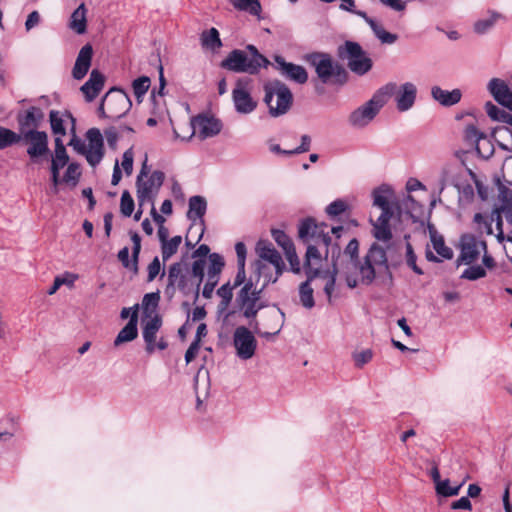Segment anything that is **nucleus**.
<instances>
[{"instance_id":"aec40b11","label":"nucleus","mask_w":512,"mask_h":512,"mask_svg":"<svg viewBox=\"0 0 512 512\" xmlns=\"http://www.w3.org/2000/svg\"><path fill=\"white\" fill-rule=\"evenodd\" d=\"M276 68L287 79L298 84H304L308 79L307 71L303 66L286 62L281 56L275 57Z\"/></svg>"},{"instance_id":"052dcab7","label":"nucleus","mask_w":512,"mask_h":512,"mask_svg":"<svg viewBox=\"0 0 512 512\" xmlns=\"http://www.w3.org/2000/svg\"><path fill=\"white\" fill-rule=\"evenodd\" d=\"M210 267L208 273H215L216 277H218L222 267L224 266L223 259L220 255L214 253L209 257Z\"/></svg>"},{"instance_id":"bb28decb","label":"nucleus","mask_w":512,"mask_h":512,"mask_svg":"<svg viewBox=\"0 0 512 512\" xmlns=\"http://www.w3.org/2000/svg\"><path fill=\"white\" fill-rule=\"evenodd\" d=\"M394 214L381 213L376 219H370L372 225V234L378 240L382 242H389L392 238V231L390 227V220Z\"/></svg>"},{"instance_id":"2eb2a0df","label":"nucleus","mask_w":512,"mask_h":512,"mask_svg":"<svg viewBox=\"0 0 512 512\" xmlns=\"http://www.w3.org/2000/svg\"><path fill=\"white\" fill-rule=\"evenodd\" d=\"M105 98L108 107L107 118L109 119L121 118L130 110L132 105L128 95L118 89H111L106 93Z\"/></svg>"},{"instance_id":"a19ab883","label":"nucleus","mask_w":512,"mask_h":512,"mask_svg":"<svg viewBox=\"0 0 512 512\" xmlns=\"http://www.w3.org/2000/svg\"><path fill=\"white\" fill-rule=\"evenodd\" d=\"M22 140L20 134L0 126V150L9 147L13 144L19 143Z\"/></svg>"},{"instance_id":"69168bd1","label":"nucleus","mask_w":512,"mask_h":512,"mask_svg":"<svg viewBox=\"0 0 512 512\" xmlns=\"http://www.w3.org/2000/svg\"><path fill=\"white\" fill-rule=\"evenodd\" d=\"M205 260H196L192 264V274L194 277L198 279L197 287L199 288L203 277H204V269H205Z\"/></svg>"},{"instance_id":"6e6d98bb","label":"nucleus","mask_w":512,"mask_h":512,"mask_svg":"<svg viewBox=\"0 0 512 512\" xmlns=\"http://www.w3.org/2000/svg\"><path fill=\"white\" fill-rule=\"evenodd\" d=\"M372 357L373 352L371 349L357 351L352 354L355 366L358 368H362L365 364L369 363L372 360Z\"/></svg>"},{"instance_id":"412c9836","label":"nucleus","mask_w":512,"mask_h":512,"mask_svg":"<svg viewBox=\"0 0 512 512\" xmlns=\"http://www.w3.org/2000/svg\"><path fill=\"white\" fill-rule=\"evenodd\" d=\"M161 326L162 319L158 313H154V315L149 314V317L143 320L142 335L148 353H153L155 350L156 335Z\"/></svg>"},{"instance_id":"e2e57ef3","label":"nucleus","mask_w":512,"mask_h":512,"mask_svg":"<svg viewBox=\"0 0 512 512\" xmlns=\"http://www.w3.org/2000/svg\"><path fill=\"white\" fill-rule=\"evenodd\" d=\"M311 145V138L308 135H303L301 137V144L300 146L296 147L295 149H292L290 151H284L286 155H294V154H300L304 153L310 150Z\"/></svg>"},{"instance_id":"4468645a","label":"nucleus","mask_w":512,"mask_h":512,"mask_svg":"<svg viewBox=\"0 0 512 512\" xmlns=\"http://www.w3.org/2000/svg\"><path fill=\"white\" fill-rule=\"evenodd\" d=\"M485 250V241L478 239L472 234H465L460 238V255L458 261L470 265L475 262Z\"/></svg>"},{"instance_id":"9d476101","label":"nucleus","mask_w":512,"mask_h":512,"mask_svg":"<svg viewBox=\"0 0 512 512\" xmlns=\"http://www.w3.org/2000/svg\"><path fill=\"white\" fill-rule=\"evenodd\" d=\"M256 252L262 260L272 264L275 270V277L272 278L271 276L266 275V270L268 269L266 265L259 266V276L264 277L263 286L276 282L278 277L282 274L284 268L281 255L273 247V245L267 241H259L256 246Z\"/></svg>"},{"instance_id":"20e7f679","label":"nucleus","mask_w":512,"mask_h":512,"mask_svg":"<svg viewBox=\"0 0 512 512\" xmlns=\"http://www.w3.org/2000/svg\"><path fill=\"white\" fill-rule=\"evenodd\" d=\"M268 64L267 58L261 55L254 45H248L246 50L231 51L222 61L221 66L237 73L256 74L261 67Z\"/></svg>"},{"instance_id":"a18cd8bd","label":"nucleus","mask_w":512,"mask_h":512,"mask_svg":"<svg viewBox=\"0 0 512 512\" xmlns=\"http://www.w3.org/2000/svg\"><path fill=\"white\" fill-rule=\"evenodd\" d=\"M43 119V113L39 108L32 107L27 110L25 118L20 122L22 127H36Z\"/></svg>"},{"instance_id":"c9c22d12","label":"nucleus","mask_w":512,"mask_h":512,"mask_svg":"<svg viewBox=\"0 0 512 512\" xmlns=\"http://www.w3.org/2000/svg\"><path fill=\"white\" fill-rule=\"evenodd\" d=\"M338 270H337V264L336 262H333V269L330 271H324L321 272L317 277H320L325 281L324 283V293L326 294L328 298V302H332V298L335 292V285H336V276H337Z\"/></svg>"},{"instance_id":"49530a36","label":"nucleus","mask_w":512,"mask_h":512,"mask_svg":"<svg viewBox=\"0 0 512 512\" xmlns=\"http://www.w3.org/2000/svg\"><path fill=\"white\" fill-rule=\"evenodd\" d=\"M463 484H464V482H462L456 486H451L450 481L448 479H446V480H443L442 482L438 483V485L435 488H436V492L439 495H442L444 497H450V496L458 495Z\"/></svg>"},{"instance_id":"a878e982","label":"nucleus","mask_w":512,"mask_h":512,"mask_svg":"<svg viewBox=\"0 0 512 512\" xmlns=\"http://www.w3.org/2000/svg\"><path fill=\"white\" fill-rule=\"evenodd\" d=\"M105 77L98 70L91 71L88 81L82 87L81 92L84 94L86 101H93L104 87Z\"/></svg>"},{"instance_id":"0e129e2a","label":"nucleus","mask_w":512,"mask_h":512,"mask_svg":"<svg viewBox=\"0 0 512 512\" xmlns=\"http://www.w3.org/2000/svg\"><path fill=\"white\" fill-rule=\"evenodd\" d=\"M285 256H286V259H287V261L289 262V264L291 266V270L294 273H299L300 272V261H299V258L297 256L295 247H293L292 249H290L287 252H285Z\"/></svg>"},{"instance_id":"37998d69","label":"nucleus","mask_w":512,"mask_h":512,"mask_svg":"<svg viewBox=\"0 0 512 512\" xmlns=\"http://www.w3.org/2000/svg\"><path fill=\"white\" fill-rule=\"evenodd\" d=\"M499 17H500L499 14L493 12L488 17L479 19L474 24V31L477 34L486 33L488 30H490L495 25V23L497 22Z\"/></svg>"},{"instance_id":"13d9d810","label":"nucleus","mask_w":512,"mask_h":512,"mask_svg":"<svg viewBox=\"0 0 512 512\" xmlns=\"http://www.w3.org/2000/svg\"><path fill=\"white\" fill-rule=\"evenodd\" d=\"M346 209H347V204L345 201L336 200L327 206L326 212L330 216H338L341 213L345 212Z\"/></svg>"},{"instance_id":"f3484780","label":"nucleus","mask_w":512,"mask_h":512,"mask_svg":"<svg viewBox=\"0 0 512 512\" xmlns=\"http://www.w3.org/2000/svg\"><path fill=\"white\" fill-rule=\"evenodd\" d=\"M193 135L201 140L218 135L222 129L220 120L213 116L198 115L191 121Z\"/></svg>"},{"instance_id":"de8ad7c7","label":"nucleus","mask_w":512,"mask_h":512,"mask_svg":"<svg viewBox=\"0 0 512 512\" xmlns=\"http://www.w3.org/2000/svg\"><path fill=\"white\" fill-rule=\"evenodd\" d=\"M81 176L80 166L75 163H69L63 176V182L76 186Z\"/></svg>"},{"instance_id":"423d86ee","label":"nucleus","mask_w":512,"mask_h":512,"mask_svg":"<svg viewBox=\"0 0 512 512\" xmlns=\"http://www.w3.org/2000/svg\"><path fill=\"white\" fill-rule=\"evenodd\" d=\"M86 141L73 137L69 143L79 154L85 156L87 162L97 166L104 157L103 135L97 128H90L85 135Z\"/></svg>"},{"instance_id":"473e14b6","label":"nucleus","mask_w":512,"mask_h":512,"mask_svg":"<svg viewBox=\"0 0 512 512\" xmlns=\"http://www.w3.org/2000/svg\"><path fill=\"white\" fill-rule=\"evenodd\" d=\"M69 162V156L60 137L55 138L54 155L51 161V170H60Z\"/></svg>"},{"instance_id":"c85d7f7f","label":"nucleus","mask_w":512,"mask_h":512,"mask_svg":"<svg viewBox=\"0 0 512 512\" xmlns=\"http://www.w3.org/2000/svg\"><path fill=\"white\" fill-rule=\"evenodd\" d=\"M431 96L442 106H452L460 102L462 92L460 89H453L451 91L444 90L439 86H433L431 88Z\"/></svg>"},{"instance_id":"c03bdc74","label":"nucleus","mask_w":512,"mask_h":512,"mask_svg":"<svg viewBox=\"0 0 512 512\" xmlns=\"http://www.w3.org/2000/svg\"><path fill=\"white\" fill-rule=\"evenodd\" d=\"M50 124L52 132L57 137H62L66 134V129L64 127V120L60 112L52 110L50 111Z\"/></svg>"},{"instance_id":"2f4dec72","label":"nucleus","mask_w":512,"mask_h":512,"mask_svg":"<svg viewBox=\"0 0 512 512\" xmlns=\"http://www.w3.org/2000/svg\"><path fill=\"white\" fill-rule=\"evenodd\" d=\"M429 235L432 247L436 253L442 259H451L453 257V251L445 245L443 237L432 226H429Z\"/></svg>"},{"instance_id":"3c124183","label":"nucleus","mask_w":512,"mask_h":512,"mask_svg":"<svg viewBox=\"0 0 512 512\" xmlns=\"http://www.w3.org/2000/svg\"><path fill=\"white\" fill-rule=\"evenodd\" d=\"M464 138L468 143L477 145L481 139H485V135L475 125L471 124L466 126Z\"/></svg>"},{"instance_id":"39448f33","label":"nucleus","mask_w":512,"mask_h":512,"mask_svg":"<svg viewBox=\"0 0 512 512\" xmlns=\"http://www.w3.org/2000/svg\"><path fill=\"white\" fill-rule=\"evenodd\" d=\"M306 61L315 69V72L323 84H343L347 79L346 70L331 55L327 53H311L306 56Z\"/></svg>"},{"instance_id":"8fccbe9b","label":"nucleus","mask_w":512,"mask_h":512,"mask_svg":"<svg viewBox=\"0 0 512 512\" xmlns=\"http://www.w3.org/2000/svg\"><path fill=\"white\" fill-rule=\"evenodd\" d=\"M134 200L128 191H123L120 200V211L125 217H130L134 211Z\"/></svg>"},{"instance_id":"393cba45","label":"nucleus","mask_w":512,"mask_h":512,"mask_svg":"<svg viewBox=\"0 0 512 512\" xmlns=\"http://www.w3.org/2000/svg\"><path fill=\"white\" fill-rule=\"evenodd\" d=\"M92 56L93 48L90 44H86L80 49L72 70V75L76 80H81L86 76L91 66Z\"/></svg>"},{"instance_id":"4d7b16f0","label":"nucleus","mask_w":512,"mask_h":512,"mask_svg":"<svg viewBox=\"0 0 512 512\" xmlns=\"http://www.w3.org/2000/svg\"><path fill=\"white\" fill-rule=\"evenodd\" d=\"M485 111L492 120L499 122H501L504 119V116L506 114L505 110L500 109L490 101L485 104Z\"/></svg>"},{"instance_id":"e433bc0d","label":"nucleus","mask_w":512,"mask_h":512,"mask_svg":"<svg viewBox=\"0 0 512 512\" xmlns=\"http://www.w3.org/2000/svg\"><path fill=\"white\" fill-rule=\"evenodd\" d=\"M315 277L312 275H308V279L303 282L299 287V298L300 303L306 309H312L315 305L314 297H313V288L310 285V282Z\"/></svg>"},{"instance_id":"603ef678","label":"nucleus","mask_w":512,"mask_h":512,"mask_svg":"<svg viewBox=\"0 0 512 512\" xmlns=\"http://www.w3.org/2000/svg\"><path fill=\"white\" fill-rule=\"evenodd\" d=\"M135 96L140 99L150 87V79L146 76L139 77L132 84Z\"/></svg>"},{"instance_id":"b1692460","label":"nucleus","mask_w":512,"mask_h":512,"mask_svg":"<svg viewBox=\"0 0 512 512\" xmlns=\"http://www.w3.org/2000/svg\"><path fill=\"white\" fill-rule=\"evenodd\" d=\"M130 235L131 241L133 243L132 260L129 259L128 247H124L118 252V259L125 268L131 269L136 272L138 269V257L141 250V238L136 232H131Z\"/></svg>"},{"instance_id":"79ce46f5","label":"nucleus","mask_w":512,"mask_h":512,"mask_svg":"<svg viewBox=\"0 0 512 512\" xmlns=\"http://www.w3.org/2000/svg\"><path fill=\"white\" fill-rule=\"evenodd\" d=\"M159 300V292H153L144 295L142 306L146 317H149V314L154 315V313H157L156 308L158 306Z\"/></svg>"},{"instance_id":"680f3d73","label":"nucleus","mask_w":512,"mask_h":512,"mask_svg":"<svg viewBox=\"0 0 512 512\" xmlns=\"http://www.w3.org/2000/svg\"><path fill=\"white\" fill-rule=\"evenodd\" d=\"M133 158H134V153H133L132 148H129L128 150H126L124 152L123 157H122L121 166L127 175H130L132 173Z\"/></svg>"},{"instance_id":"7ed1b4c3","label":"nucleus","mask_w":512,"mask_h":512,"mask_svg":"<svg viewBox=\"0 0 512 512\" xmlns=\"http://www.w3.org/2000/svg\"><path fill=\"white\" fill-rule=\"evenodd\" d=\"M396 88L397 84L395 82H388L377 89L367 102L350 113L348 117L349 124L354 128L366 127L393 96Z\"/></svg>"},{"instance_id":"f03ea898","label":"nucleus","mask_w":512,"mask_h":512,"mask_svg":"<svg viewBox=\"0 0 512 512\" xmlns=\"http://www.w3.org/2000/svg\"><path fill=\"white\" fill-rule=\"evenodd\" d=\"M325 228H327V225H318L311 218L303 220L299 225V237L306 242H315L314 244H308L305 260L306 272L308 275H312V277H317L320 274L322 262V253L320 248L325 249V257H327L329 252L331 239L329 235L325 233Z\"/></svg>"},{"instance_id":"6e6552de","label":"nucleus","mask_w":512,"mask_h":512,"mask_svg":"<svg viewBox=\"0 0 512 512\" xmlns=\"http://www.w3.org/2000/svg\"><path fill=\"white\" fill-rule=\"evenodd\" d=\"M264 89V101L269 108V113L275 117L285 114L291 107L293 100L289 88L279 81H273L267 83Z\"/></svg>"},{"instance_id":"f704fd0d","label":"nucleus","mask_w":512,"mask_h":512,"mask_svg":"<svg viewBox=\"0 0 512 512\" xmlns=\"http://www.w3.org/2000/svg\"><path fill=\"white\" fill-rule=\"evenodd\" d=\"M86 13L87 9L85 4L82 3L71 15L69 27L77 34H83L86 31Z\"/></svg>"},{"instance_id":"5fc2aeb1","label":"nucleus","mask_w":512,"mask_h":512,"mask_svg":"<svg viewBox=\"0 0 512 512\" xmlns=\"http://www.w3.org/2000/svg\"><path fill=\"white\" fill-rule=\"evenodd\" d=\"M273 239L283 249L284 253L294 247L291 239L281 230L272 231Z\"/></svg>"},{"instance_id":"c756f323","label":"nucleus","mask_w":512,"mask_h":512,"mask_svg":"<svg viewBox=\"0 0 512 512\" xmlns=\"http://www.w3.org/2000/svg\"><path fill=\"white\" fill-rule=\"evenodd\" d=\"M137 323V310L134 309L128 323L118 333L114 344L118 346L122 343L134 340L138 335Z\"/></svg>"},{"instance_id":"f8f14e48","label":"nucleus","mask_w":512,"mask_h":512,"mask_svg":"<svg viewBox=\"0 0 512 512\" xmlns=\"http://www.w3.org/2000/svg\"><path fill=\"white\" fill-rule=\"evenodd\" d=\"M232 100L239 114H250L256 109L257 102L251 96L250 79L243 78L236 82L232 91Z\"/></svg>"},{"instance_id":"dca6fc26","label":"nucleus","mask_w":512,"mask_h":512,"mask_svg":"<svg viewBox=\"0 0 512 512\" xmlns=\"http://www.w3.org/2000/svg\"><path fill=\"white\" fill-rule=\"evenodd\" d=\"M21 137L29 145L27 154L32 160L45 156L49 152L48 135L46 132L31 129L23 131Z\"/></svg>"},{"instance_id":"09e8293b","label":"nucleus","mask_w":512,"mask_h":512,"mask_svg":"<svg viewBox=\"0 0 512 512\" xmlns=\"http://www.w3.org/2000/svg\"><path fill=\"white\" fill-rule=\"evenodd\" d=\"M179 278H183L181 265L179 263H175L170 266L168 271V285L166 288V292H169L171 287L175 285L180 286Z\"/></svg>"},{"instance_id":"ea45409f","label":"nucleus","mask_w":512,"mask_h":512,"mask_svg":"<svg viewBox=\"0 0 512 512\" xmlns=\"http://www.w3.org/2000/svg\"><path fill=\"white\" fill-rule=\"evenodd\" d=\"M232 5L242 11H247L252 15H259L261 12V5L258 0H230Z\"/></svg>"},{"instance_id":"72a5a7b5","label":"nucleus","mask_w":512,"mask_h":512,"mask_svg":"<svg viewBox=\"0 0 512 512\" xmlns=\"http://www.w3.org/2000/svg\"><path fill=\"white\" fill-rule=\"evenodd\" d=\"M200 42L204 49L215 52L222 47L219 32L216 28L205 30L200 35Z\"/></svg>"},{"instance_id":"338daca9","label":"nucleus","mask_w":512,"mask_h":512,"mask_svg":"<svg viewBox=\"0 0 512 512\" xmlns=\"http://www.w3.org/2000/svg\"><path fill=\"white\" fill-rule=\"evenodd\" d=\"M406 250V260L408 266L411 267L415 273L419 275L423 274V271L416 265V255L414 254L410 244H407Z\"/></svg>"},{"instance_id":"4be33fe9","label":"nucleus","mask_w":512,"mask_h":512,"mask_svg":"<svg viewBox=\"0 0 512 512\" xmlns=\"http://www.w3.org/2000/svg\"><path fill=\"white\" fill-rule=\"evenodd\" d=\"M487 89L496 102L512 111V91L504 80L492 78L488 82Z\"/></svg>"},{"instance_id":"5701e85b","label":"nucleus","mask_w":512,"mask_h":512,"mask_svg":"<svg viewBox=\"0 0 512 512\" xmlns=\"http://www.w3.org/2000/svg\"><path fill=\"white\" fill-rule=\"evenodd\" d=\"M474 222L479 225L483 224L488 235L493 234L492 223L496 222V239L499 243L505 242L507 235H505L503 232L502 216L498 209L493 210L489 218L485 217L481 213H476L474 215Z\"/></svg>"},{"instance_id":"a211bd4d","label":"nucleus","mask_w":512,"mask_h":512,"mask_svg":"<svg viewBox=\"0 0 512 512\" xmlns=\"http://www.w3.org/2000/svg\"><path fill=\"white\" fill-rule=\"evenodd\" d=\"M373 206L381 210V213L394 214L397 210L398 203L395 193L390 185L382 184L373 189L372 193Z\"/></svg>"},{"instance_id":"774afa93","label":"nucleus","mask_w":512,"mask_h":512,"mask_svg":"<svg viewBox=\"0 0 512 512\" xmlns=\"http://www.w3.org/2000/svg\"><path fill=\"white\" fill-rule=\"evenodd\" d=\"M60 286L67 285L69 287H73L75 281L78 279V275L70 272H65L62 275L55 277Z\"/></svg>"},{"instance_id":"1a4fd4ad","label":"nucleus","mask_w":512,"mask_h":512,"mask_svg":"<svg viewBox=\"0 0 512 512\" xmlns=\"http://www.w3.org/2000/svg\"><path fill=\"white\" fill-rule=\"evenodd\" d=\"M342 49L340 55L347 60V65L353 73L363 76L372 69V59L358 43L347 41Z\"/></svg>"},{"instance_id":"58836bf2","label":"nucleus","mask_w":512,"mask_h":512,"mask_svg":"<svg viewBox=\"0 0 512 512\" xmlns=\"http://www.w3.org/2000/svg\"><path fill=\"white\" fill-rule=\"evenodd\" d=\"M181 243H182L181 236H174L171 239H168L167 241L163 242L161 244L163 260L167 261L169 258H171L177 252Z\"/></svg>"},{"instance_id":"864d4df0","label":"nucleus","mask_w":512,"mask_h":512,"mask_svg":"<svg viewBox=\"0 0 512 512\" xmlns=\"http://www.w3.org/2000/svg\"><path fill=\"white\" fill-rule=\"evenodd\" d=\"M486 276V270L479 265L470 266L465 269L461 275V278L467 279L470 281H475L477 279L483 278Z\"/></svg>"},{"instance_id":"f257e3e1","label":"nucleus","mask_w":512,"mask_h":512,"mask_svg":"<svg viewBox=\"0 0 512 512\" xmlns=\"http://www.w3.org/2000/svg\"><path fill=\"white\" fill-rule=\"evenodd\" d=\"M359 250V243L356 239H352L345 248V254L350 256V260L347 262V270L356 269L359 272L360 280L362 284H371L376 276L377 272L387 270V257L385 250L378 244H373L368 253L364 258V262L357 265L355 258L357 257ZM346 283L348 287L355 288L358 284V280L349 271L345 273Z\"/></svg>"},{"instance_id":"cd10ccee","label":"nucleus","mask_w":512,"mask_h":512,"mask_svg":"<svg viewBox=\"0 0 512 512\" xmlns=\"http://www.w3.org/2000/svg\"><path fill=\"white\" fill-rule=\"evenodd\" d=\"M355 15L364 19V21L369 25L372 29L374 35L378 38V40L383 44H393L397 41L398 36L396 34L390 33L384 29V27L376 22L374 19L369 17L366 12L361 10H356L354 12Z\"/></svg>"},{"instance_id":"0eeeda50","label":"nucleus","mask_w":512,"mask_h":512,"mask_svg":"<svg viewBox=\"0 0 512 512\" xmlns=\"http://www.w3.org/2000/svg\"><path fill=\"white\" fill-rule=\"evenodd\" d=\"M164 178V173L159 170L149 174L146 160L144 161L136 180V195L140 208L145 203H154Z\"/></svg>"},{"instance_id":"ddd939ff","label":"nucleus","mask_w":512,"mask_h":512,"mask_svg":"<svg viewBox=\"0 0 512 512\" xmlns=\"http://www.w3.org/2000/svg\"><path fill=\"white\" fill-rule=\"evenodd\" d=\"M233 345L240 359L249 360L255 355L257 340L247 327L239 326L233 334Z\"/></svg>"},{"instance_id":"6ab92c4d","label":"nucleus","mask_w":512,"mask_h":512,"mask_svg":"<svg viewBox=\"0 0 512 512\" xmlns=\"http://www.w3.org/2000/svg\"><path fill=\"white\" fill-rule=\"evenodd\" d=\"M396 108L399 112L410 110L416 101L417 87L412 82H405L399 87L397 86L395 93Z\"/></svg>"},{"instance_id":"7c9ffc66","label":"nucleus","mask_w":512,"mask_h":512,"mask_svg":"<svg viewBox=\"0 0 512 512\" xmlns=\"http://www.w3.org/2000/svg\"><path fill=\"white\" fill-rule=\"evenodd\" d=\"M207 202L202 196H192L189 199V210L187 213V217L192 220H201L203 223V216L206 213Z\"/></svg>"},{"instance_id":"9b49d317","label":"nucleus","mask_w":512,"mask_h":512,"mask_svg":"<svg viewBox=\"0 0 512 512\" xmlns=\"http://www.w3.org/2000/svg\"><path fill=\"white\" fill-rule=\"evenodd\" d=\"M265 286L260 289L253 287L251 281L244 284L236 297V303L243 312L244 317L254 318L264 305L260 302V294Z\"/></svg>"},{"instance_id":"bf43d9fd","label":"nucleus","mask_w":512,"mask_h":512,"mask_svg":"<svg viewBox=\"0 0 512 512\" xmlns=\"http://www.w3.org/2000/svg\"><path fill=\"white\" fill-rule=\"evenodd\" d=\"M218 283V277H216L215 273H208V280L203 287L202 295L204 298H211L214 288Z\"/></svg>"},{"instance_id":"4c0bfd02","label":"nucleus","mask_w":512,"mask_h":512,"mask_svg":"<svg viewBox=\"0 0 512 512\" xmlns=\"http://www.w3.org/2000/svg\"><path fill=\"white\" fill-rule=\"evenodd\" d=\"M217 295L221 298L218 304V312L224 313L233 298V287L229 283L224 284L217 290Z\"/></svg>"}]
</instances>
